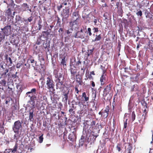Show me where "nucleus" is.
<instances>
[{
    "instance_id": "4",
    "label": "nucleus",
    "mask_w": 153,
    "mask_h": 153,
    "mask_svg": "<svg viewBox=\"0 0 153 153\" xmlns=\"http://www.w3.org/2000/svg\"><path fill=\"white\" fill-rule=\"evenodd\" d=\"M32 7L26 3H23L21 5V9L22 11L25 12L29 11L30 12H32Z\"/></svg>"
},
{
    "instance_id": "12",
    "label": "nucleus",
    "mask_w": 153,
    "mask_h": 153,
    "mask_svg": "<svg viewBox=\"0 0 153 153\" xmlns=\"http://www.w3.org/2000/svg\"><path fill=\"white\" fill-rule=\"evenodd\" d=\"M72 20V21L70 22L69 23L70 26L73 29L76 28L77 26L78 21L79 20Z\"/></svg>"
},
{
    "instance_id": "60",
    "label": "nucleus",
    "mask_w": 153,
    "mask_h": 153,
    "mask_svg": "<svg viewBox=\"0 0 153 153\" xmlns=\"http://www.w3.org/2000/svg\"><path fill=\"white\" fill-rule=\"evenodd\" d=\"M137 85H134L132 87H131V91H134L135 90H134V88L136 87H137Z\"/></svg>"
},
{
    "instance_id": "56",
    "label": "nucleus",
    "mask_w": 153,
    "mask_h": 153,
    "mask_svg": "<svg viewBox=\"0 0 153 153\" xmlns=\"http://www.w3.org/2000/svg\"><path fill=\"white\" fill-rule=\"evenodd\" d=\"M96 122L94 121H92L91 123V126H93L95 125Z\"/></svg>"
},
{
    "instance_id": "18",
    "label": "nucleus",
    "mask_w": 153,
    "mask_h": 153,
    "mask_svg": "<svg viewBox=\"0 0 153 153\" xmlns=\"http://www.w3.org/2000/svg\"><path fill=\"white\" fill-rule=\"evenodd\" d=\"M11 14L10 9L9 8L6 11V16H7L8 18H10L13 19L14 17Z\"/></svg>"
},
{
    "instance_id": "1",
    "label": "nucleus",
    "mask_w": 153,
    "mask_h": 153,
    "mask_svg": "<svg viewBox=\"0 0 153 153\" xmlns=\"http://www.w3.org/2000/svg\"><path fill=\"white\" fill-rule=\"evenodd\" d=\"M46 88L50 92L52 93L54 91V83L51 76H47L44 79Z\"/></svg>"
},
{
    "instance_id": "48",
    "label": "nucleus",
    "mask_w": 153,
    "mask_h": 153,
    "mask_svg": "<svg viewBox=\"0 0 153 153\" xmlns=\"http://www.w3.org/2000/svg\"><path fill=\"white\" fill-rule=\"evenodd\" d=\"M88 32L89 36H91L92 35L91 30L90 28L89 27L88 28Z\"/></svg>"
},
{
    "instance_id": "62",
    "label": "nucleus",
    "mask_w": 153,
    "mask_h": 153,
    "mask_svg": "<svg viewBox=\"0 0 153 153\" xmlns=\"http://www.w3.org/2000/svg\"><path fill=\"white\" fill-rule=\"evenodd\" d=\"M91 84L92 86L93 87H94L95 86V84L94 82L93 81H91Z\"/></svg>"
},
{
    "instance_id": "20",
    "label": "nucleus",
    "mask_w": 153,
    "mask_h": 153,
    "mask_svg": "<svg viewBox=\"0 0 153 153\" xmlns=\"http://www.w3.org/2000/svg\"><path fill=\"white\" fill-rule=\"evenodd\" d=\"M61 61L60 64L61 65L64 66L66 65V62L65 59V56L64 55L61 56Z\"/></svg>"
},
{
    "instance_id": "44",
    "label": "nucleus",
    "mask_w": 153,
    "mask_h": 153,
    "mask_svg": "<svg viewBox=\"0 0 153 153\" xmlns=\"http://www.w3.org/2000/svg\"><path fill=\"white\" fill-rule=\"evenodd\" d=\"M15 134L14 135V139H17L19 137V131L18 133H15Z\"/></svg>"
},
{
    "instance_id": "54",
    "label": "nucleus",
    "mask_w": 153,
    "mask_h": 153,
    "mask_svg": "<svg viewBox=\"0 0 153 153\" xmlns=\"http://www.w3.org/2000/svg\"><path fill=\"white\" fill-rule=\"evenodd\" d=\"M63 31V29L62 28H60L59 30V33H61V34H62V32Z\"/></svg>"
},
{
    "instance_id": "33",
    "label": "nucleus",
    "mask_w": 153,
    "mask_h": 153,
    "mask_svg": "<svg viewBox=\"0 0 153 153\" xmlns=\"http://www.w3.org/2000/svg\"><path fill=\"white\" fill-rule=\"evenodd\" d=\"M5 131L4 127L0 125V132L4 134L5 133Z\"/></svg>"
},
{
    "instance_id": "6",
    "label": "nucleus",
    "mask_w": 153,
    "mask_h": 153,
    "mask_svg": "<svg viewBox=\"0 0 153 153\" xmlns=\"http://www.w3.org/2000/svg\"><path fill=\"white\" fill-rule=\"evenodd\" d=\"M85 34L83 31H82V30H80V31H78L75 34L74 36L75 38H80L81 39L84 38Z\"/></svg>"
},
{
    "instance_id": "5",
    "label": "nucleus",
    "mask_w": 153,
    "mask_h": 153,
    "mask_svg": "<svg viewBox=\"0 0 153 153\" xmlns=\"http://www.w3.org/2000/svg\"><path fill=\"white\" fill-rule=\"evenodd\" d=\"M1 30L6 36H8L11 31V26L10 25H7L4 28H1Z\"/></svg>"
},
{
    "instance_id": "36",
    "label": "nucleus",
    "mask_w": 153,
    "mask_h": 153,
    "mask_svg": "<svg viewBox=\"0 0 153 153\" xmlns=\"http://www.w3.org/2000/svg\"><path fill=\"white\" fill-rule=\"evenodd\" d=\"M138 11L136 13V14L138 16H141L142 15V12L141 10H137Z\"/></svg>"
},
{
    "instance_id": "16",
    "label": "nucleus",
    "mask_w": 153,
    "mask_h": 153,
    "mask_svg": "<svg viewBox=\"0 0 153 153\" xmlns=\"http://www.w3.org/2000/svg\"><path fill=\"white\" fill-rule=\"evenodd\" d=\"M71 68L70 69L71 74L72 75L71 77H74L76 73V68L75 66H72L70 65Z\"/></svg>"
},
{
    "instance_id": "41",
    "label": "nucleus",
    "mask_w": 153,
    "mask_h": 153,
    "mask_svg": "<svg viewBox=\"0 0 153 153\" xmlns=\"http://www.w3.org/2000/svg\"><path fill=\"white\" fill-rule=\"evenodd\" d=\"M39 60L41 62V64L42 63H44L45 60L44 58L42 56H41L39 57Z\"/></svg>"
},
{
    "instance_id": "47",
    "label": "nucleus",
    "mask_w": 153,
    "mask_h": 153,
    "mask_svg": "<svg viewBox=\"0 0 153 153\" xmlns=\"http://www.w3.org/2000/svg\"><path fill=\"white\" fill-rule=\"evenodd\" d=\"M93 30L94 33L98 32L99 31L98 28V27H94L93 29Z\"/></svg>"
},
{
    "instance_id": "11",
    "label": "nucleus",
    "mask_w": 153,
    "mask_h": 153,
    "mask_svg": "<svg viewBox=\"0 0 153 153\" xmlns=\"http://www.w3.org/2000/svg\"><path fill=\"white\" fill-rule=\"evenodd\" d=\"M69 92V91L66 92L63 91L62 92V95H63V96L62 97V101L66 103L67 102Z\"/></svg>"
},
{
    "instance_id": "42",
    "label": "nucleus",
    "mask_w": 153,
    "mask_h": 153,
    "mask_svg": "<svg viewBox=\"0 0 153 153\" xmlns=\"http://www.w3.org/2000/svg\"><path fill=\"white\" fill-rule=\"evenodd\" d=\"M0 83H1L3 86H5L6 85V82L4 79H3L1 81Z\"/></svg>"
},
{
    "instance_id": "19",
    "label": "nucleus",
    "mask_w": 153,
    "mask_h": 153,
    "mask_svg": "<svg viewBox=\"0 0 153 153\" xmlns=\"http://www.w3.org/2000/svg\"><path fill=\"white\" fill-rule=\"evenodd\" d=\"M106 77L105 75L104 74V73L102 75L100 78V81L101 82V85H103L105 83L106 81Z\"/></svg>"
},
{
    "instance_id": "38",
    "label": "nucleus",
    "mask_w": 153,
    "mask_h": 153,
    "mask_svg": "<svg viewBox=\"0 0 153 153\" xmlns=\"http://www.w3.org/2000/svg\"><path fill=\"white\" fill-rule=\"evenodd\" d=\"M43 134H42L41 136L39 137V143H41L42 142L43 138Z\"/></svg>"
},
{
    "instance_id": "24",
    "label": "nucleus",
    "mask_w": 153,
    "mask_h": 153,
    "mask_svg": "<svg viewBox=\"0 0 153 153\" xmlns=\"http://www.w3.org/2000/svg\"><path fill=\"white\" fill-rule=\"evenodd\" d=\"M42 19H40L38 21V30H41V29L42 27Z\"/></svg>"
},
{
    "instance_id": "10",
    "label": "nucleus",
    "mask_w": 153,
    "mask_h": 153,
    "mask_svg": "<svg viewBox=\"0 0 153 153\" xmlns=\"http://www.w3.org/2000/svg\"><path fill=\"white\" fill-rule=\"evenodd\" d=\"M72 20H79L80 16L78 11H75L74 12L72 15Z\"/></svg>"
},
{
    "instance_id": "53",
    "label": "nucleus",
    "mask_w": 153,
    "mask_h": 153,
    "mask_svg": "<svg viewBox=\"0 0 153 153\" xmlns=\"http://www.w3.org/2000/svg\"><path fill=\"white\" fill-rule=\"evenodd\" d=\"M28 22H31L33 20V18L32 16H30L29 18H28L27 19Z\"/></svg>"
},
{
    "instance_id": "8",
    "label": "nucleus",
    "mask_w": 153,
    "mask_h": 153,
    "mask_svg": "<svg viewBox=\"0 0 153 153\" xmlns=\"http://www.w3.org/2000/svg\"><path fill=\"white\" fill-rule=\"evenodd\" d=\"M111 85H107L105 88L103 90V95L104 97H106L107 95L109 94L111 91V87L110 86Z\"/></svg>"
},
{
    "instance_id": "37",
    "label": "nucleus",
    "mask_w": 153,
    "mask_h": 153,
    "mask_svg": "<svg viewBox=\"0 0 153 153\" xmlns=\"http://www.w3.org/2000/svg\"><path fill=\"white\" fill-rule=\"evenodd\" d=\"M76 82L79 83V84H81L82 82V81L81 78L80 77L76 78Z\"/></svg>"
},
{
    "instance_id": "30",
    "label": "nucleus",
    "mask_w": 153,
    "mask_h": 153,
    "mask_svg": "<svg viewBox=\"0 0 153 153\" xmlns=\"http://www.w3.org/2000/svg\"><path fill=\"white\" fill-rule=\"evenodd\" d=\"M135 118V115L134 111H133L131 113V119L132 121H134Z\"/></svg>"
},
{
    "instance_id": "39",
    "label": "nucleus",
    "mask_w": 153,
    "mask_h": 153,
    "mask_svg": "<svg viewBox=\"0 0 153 153\" xmlns=\"http://www.w3.org/2000/svg\"><path fill=\"white\" fill-rule=\"evenodd\" d=\"M146 18H149L150 19H152V17H151V15L150 13L148 12L147 14H146Z\"/></svg>"
},
{
    "instance_id": "49",
    "label": "nucleus",
    "mask_w": 153,
    "mask_h": 153,
    "mask_svg": "<svg viewBox=\"0 0 153 153\" xmlns=\"http://www.w3.org/2000/svg\"><path fill=\"white\" fill-rule=\"evenodd\" d=\"M86 79H88V78H89L90 79L93 80V78L91 74H90L89 75H88V77H87V76H86Z\"/></svg>"
},
{
    "instance_id": "35",
    "label": "nucleus",
    "mask_w": 153,
    "mask_h": 153,
    "mask_svg": "<svg viewBox=\"0 0 153 153\" xmlns=\"http://www.w3.org/2000/svg\"><path fill=\"white\" fill-rule=\"evenodd\" d=\"M116 148L119 152H120L121 150V145L119 144H117Z\"/></svg>"
},
{
    "instance_id": "32",
    "label": "nucleus",
    "mask_w": 153,
    "mask_h": 153,
    "mask_svg": "<svg viewBox=\"0 0 153 153\" xmlns=\"http://www.w3.org/2000/svg\"><path fill=\"white\" fill-rule=\"evenodd\" d=\"M12 98L10 97H7L6 98L5 104H7L10 101L12 100Z\"/></svg>"
},
{
    "instance_id": "9",
    "label": "nucleus",
    "mask_w": 153,
    "mask_h": 153,
    "mask_svg": "<svg viewBox=\"0 0 153 153\" xmlns=\"http://www.w3.org/2000/svg\"><path fill=\"white\" fill-rule=\"evenodd\" d=\"M63 80H56V89H61L63 88L64 85L63 84Z\"/></svg>"
},
{
    "instance_id": "34",
    "label": "nucleus",
    "mask_w": 153,
    "mask_h": 153,
    "mask_svg": "<svg viewBox=\"0 0 153 153\" xmlns=\"http://www.w3.org/2000/svg\"><path fill=\"white\" fill-rule=\"evenodd\" d=\"M75 110L71 108L69 110L70 113L71 115H73L75 114Z\"/></svg>"
},
{
    "instance_id": "45",
    "label": "nucleus",
    "mask_w": 153,
    "mask_h": 153,
    "mask_svg": "<svg viewBox=\"0 0 153 153\" xmlns=\"http://www.w3.org/2000/svg\"><path fill=\"white\" fill-rule=\"evenodd\" d=\"M56 17L57 18V24L58 25H59V26H60L61 25V23L60 19L58 16H57Z\"/></svg>"
},
{
    "instance_id": "27",
    "label": "nucleus",
    "mask_w": 153,
    "mask_h": 153,
    "mask_svg": "<svg viewBox=\"0 0 153 153\" xmlns=\"http://www.w3.org/2000/svg\"><path fill=\"white\" fill-rule=\"evenodd\" d=\"M85 141V139L84 137L82 135L80 139L79 140V142L81 143L82 145L84 142Z\"/></svg>"
},
{
    "instance_id": "28",
    "label": "nucleus",
    "mask_w": 153,
    "mask_h": 153,
    "mask_svg": "<svg viewBox=\"0 0 153 153\" xmlns=\"http://www.w3.org/2000/svg\"><path fill=\"white\" fill-rule=\"evenodd\" d=\"M22 18L19 15H16L15 19L16 22L21 21Z\"/></svg>"
},
{
    "instance_id": "31",
    "label": "nucleus",
    "mask_w": 153,
    "mask_h": 153,
    "mask_svg": "<svg viewBox=\"0 0 153 153\" xmlns=\"http://www.w3.org/2000/svg\"><path fill=\"white\" fill-rule=\"evenodd\" d=\"M73 30V29L71 27V28L66 31V33L67 34L69 35L72 32Z\"/></svg>"
},
{
    "instance_id": "43",
    "label": "nucleus",
    "mask_w": 153,
    "mask_h": 153,
    "mask_svg": "<svg viewBox=\"0 0 153 153\" xmlns=\"http://www.w3.org/2000/svg\"><path fill=\"white\" fill-rule=\"evenodd\" d=\"M87 29V26L85 25H82V27L81 30H82V31H83V32L85 31V30H86Z\"/></svg>"
},
{
    "instance_id": "50",
    "label": "nucleus",
    "mask_w": 153,
    "mask_h": 153,
    "mask_svg": "<svg viewBox=\"0 0 153 153\" xmlns=\"http://www.w3.org/2000/svg\"><path fill=\"white\" fill-rule=\"evenodd\" d=\"M92 96L93 97L92 100H95L96 97V94L95 93H92Z\"/></svg>"
},
{
    "instance_id": "3",
    "label": "nucleus",
    "mask_w": 153,
    "mask_h": 153,
    "mask_svg": "<svg viewBox=\"0 0 153 153\" xmlns=\"http://www.w3.org/2000/svg\"><path fill=\"white\" fill-rule=\"evenodd\" d=\"M69 9L68 7H65L62 11L61 15L62 17V20L63 21L64 20H67L69 16Z\"/></svg>"
},
{
    "instance_id": "63",
    "label": "nucleus",
    "mask_w": 153,
    "mask_h": 153,
    "mask_svg": "<svg viewBox=\"0 0 153 153\" xmlns=\"http://www.w3.org/2000/svg\"><path fill=\"white\" fill-rule=\"evenodd\" d=\"M53 25H50L48 27V28L50 30H51V29L53 27Z\"/></svg>"
},
{
    "instance_id": "59",
    "label": "nucleus",
    "mask_w": 153,
    "mask_h": 153,
    "mask_svg": "<svg viewBox=\"0 0 153 153\" xmlns=\"http://www.w3.org/2000/svg\"><path fill=\"white\" fill-rule=\"evenodd\" d=\"M63 6H62V4L60 5L59 6L57 7V9L58 10L60 11L62 7Z\"/></svg>"
},
{
    "instance_id": "40",
    "label": "nucleus",
    "mask_w": 153,
    "mask_h": 153,
    "mask_svg": "<svg viewBox=\"0 0 153 153\" xmlns=\"http://www.w3.org/2000/svg\"><path fill=\"white\" fill-rule=\"evenodd\" d=\"M128 119H126L125 121H124L123 128H126L127 126Z\"/></svg>"
},
{
    "instance_id": "29",
    "label": "nucleus",
    "mask_w": 153,
    "mask_h": 153,
    "mask_svg": "<svg viewBox=\"0 0 153 153\" xmlns=\"http://www.w3.org/2000/svg\"><path fill=\"white\" fill-rule=\"evenodd\" d=\"M94 49V48L93 47L92 49L90 50L89 51L88 50V52L87 54L88 56H89L90 55H91L92 54Z\"/></svg>"
},
{
    "instance_id": "17",
    "label": "nucleus",
    "mask_w": 153,
    "mask_h": 153,
    "mask_svg": "<svg viewBox=\"0 0 153 153\" xmlns=\"http://www.w3.org/2000/svg\"><path fill=\"white\" fill-rule=\"evenodd\" d=\"M34 112L33 108H32L29 110V120L30 121H33L34 120L33 116L34 114H33Z\"/></svg>"
},
{
    "instance_id": "2",
    "label": "nucleus",
    "mask_w": 153,
    "mask_h": 153,
    "mask_svg": "<svg viewBox=\"0 0 153 153\" xmlns=\"http://www.w3.org/2000/svg\"><path fill=\"white\" fill-rule=\"evenodd\" d=\"M22 121L17 120L15 121L12 126V129L14 133H18L19 131L22 129Z\"/></svg>"
},
{
    "instance_id": "7",
    "label": "nucleus",
    "mask_w": 153,
    "mask_h": 153,
    "mask_svg": "<svg viewBox=\"0 0 153 153\" xmlns=\"http://www.w3.org/2000/svg\"><path fill=\"white\" fill-rule=\"evenodd\" d=\"M68 138L72 142L75 141L76 139V133L75 131H73L69 134Z\"/></svg>"
},
{
    "instance_id": "52",
    "label": "nucleus",
    "mask_w": 153,
    "mask_h": 153,
    "mask_svg": "<svg viewBox=\"0 0 153 153\" xmlns=\"http://www.w3.org/2000/svg\"><path fill=\"white\" fill-rule=\"evenodd\" d=\"M9 71L8 69H6L4 71V72L2 74L3 75H6L7 73Z\"/></svg>"
},
{
    "instance_id": "61",
    "label": "nucleus",
    "mask_w": 153,
    "mask_h": 153,
    "mask_svg": "<svg viewBox=\"0 0 153 153\" xmlns=\"http://www.w3.org/2000/svg\"><path fill=\"white\" fill-rule=\"evenodd\" d=\"M118 11L119 13L120 14H122V11H123L122 9L121 8H119V9L118 10Z\"/></svg>"
},
{
    "instance_id": "64",
    "label": "nucleus",
    "mask_w": 153,
    "mask_h": 153,
    "mask_svg": "<svg viewBox=\"0 0 153 153\" xmlns=\"http://www.w3.org/2000/svg\"><path fill=\"white\" fill-rule=\"evenodd\" d=\"M42 33H45L47 36L48 35L50 34V33L48 31H44L42 32Z\"/></svg>"
},
{
    "instance_id": "15",
    "label": "nucleus",
    "mask_w": 153,
    "mask_h": 153,
    "mask_svg": "<svg viewBox=\"0 0 153 153\" xmlns=\"http://www.w3.org/2000/svg\"><path fill=\"white\" fill-rule=\"evenodd\" d=\"M109 107L107 106L105 109L104 110H102V117L105 118L108 115V112L109 111Z\"/></svg>"
},
{
    "instance_id": "46",
    "label": "nucleus",
    "mask_w": 153,
    "mask_h": 153,
    "mask_svg": "<svg viewBox=\"0 0 153 153\" xmlns=\"http://www.w3.org/2000/svg\"><path fill=\"white\" fill-rule=\"evenodd\" d=\"M99 22V19L98 18H97L96 19H94L93 20V22L94 23V25H97V22Z\"/></svg>"
},
{
    "instance_id": "57",
    "label": "nucleus",
    "mask_w": 153,
    "mask_h": 153,
    "mask_svg": "<svg viewBox=\"0 0 153 153\" xmlns=\"http://www.w3.org/2000/svg\"><path fill=\"white\" fill-rule=\"evenodd\" d=\"M76 106L74 105V104H72L71 105V108L74 110L76 111Z\"/></svg>"
},
{
    "instance_id": "21",
    "label": "nucleus",
    "mask_w": 153,
    "mask_h": 153,
    "mask_svg": "<svg viewBox=\"0 0 153 153\" xmlns=\"http://www.w3.org/2000/svg\"><path fill=\"white\" fill-rule=\"evenodd\" d=\"M148 99H147V98H146V99H143L141 101V103L142 105L144 107V108H148L147 103L146 102V101L148 100Z\"/></svg>"
},
{
    "instance_id": "13",
    "label": "nucleus",
    "mask_w": 153,
    "mask_h": 153,
    "mask_svg": "<svg viewBox=\"0 0 153 153\" xmlns=\"http://www.w3.org/2000/svg\"><path fill=\"white\" fill-rule=\"evenodd\" d=\"M55 77L56 79V80H59L60 79L64 80V77L62 76V74L61 73L57 72L55 74Z\"/></svg>"
},
{
    "instance_id": "55",
    "label": "nucleus",
    "mask_w": 153,
    "mask_h": 153,
    "mask_svg": "<svg viewBox=\"0 0 153 153\" xmlns=\"http://www.w3.org/2000/svg\"><path fill=\"white\" fill-rule=\"evenodd\" d=\"M132 147L130 145H128V148L127 149V151H131V150L132 149Z\"/></svg>"
},
{
    "instance_id": "23",
    "label": "nucleus",
    "mask_w": 153,
    "mask_h": 153,
    "mask_svg": "<svg viewBox=\"0 0 153 153\" xmlns=\"http://www.w3.org/2000/svg\"><path fill=\"white\" fill-rule=\"evenodd\" d=\"M82 97L84 98V100L85 101H88L89 99V95H86L85 93V92L82 93Z\"/></svg>"
},
{
    "instance_id": "25",
    "label": "nucleus",
    "mask_w": 153,
    "mask_h": 153,
    "mask_svg": "<svg viewBox=\"0 0 153 153\" xmlns=\"http://www.w3.org/2000/svg\"><path fill=\"white\" fill-rule=\"evenodd\" d=\"M5 36H6L5 35L2 31H0V42L4 39Z\"/></svg>"
},
{
    "instance_id": "26",
    "label": "nucleus",
    "mask_w": 153,
    "mask_h": 153,
    "mask_svg": "<svg viewBox=\"0 0 153 153\" xmlns=\"http://www.w3.org/2000/svg\"><path fill=\"white\" fill-rule=\"evenodd\" d=\"M128 20L129 22L131 23L134 20V17L132 15H129L128 16Z\"/></svg>"
},
{
    "instance_id": "22",
    "label": "nucleus",
    "mask_w": 153,
    "mask_h": 153,
    "mask_svg": "<svg viewBox=\"0 0 153 153\" xmlns=\"http://www.w3.org/2000/svg\"><path fill=\"white\" fill-rule=\"evenodd\" d=\"M96 38L94 39H93L92 40V42H94L97 41H98L100 40L101 38H102V35L101 34H100L99 35H96Z\"/></svg>"
},
{
    "instance_id": "14",
    "label": "nucleus",
    "mask_w": 153,
    "mask_h": 153,
    "mask_svg": "<svg viewBox=\"0 0 153 153\" xmlns=\"http://www.w3.org/2000/svg\"><path fill=\"white\" fill-rule=\"evenodd\" d=\"M36 89L35 88H33L31 89L30 91L27 92L26 94L29 97L32 98L33 94L36 93Z\"/></svg>"
},
{
    "instance_id": "51",
    "label": "nucleus",
    "mask_w": 153,
    "mask_h": 153,
    "mask_svg": "<svg viewBox=\"0 0 153 153\" xmlns=\"http://www.w3.org/2000/svg\"><path fill=\"white\" fill-rule=\"evenodd\" d=\"M22 65V63H18L16 65V68H20V67Z\"/></svg>"
},
{
    "instance_id": "58",
    "label": "nucleus",
    "mask_w": 153,
    "mask_h": 153,
    "mask_svg": "<svg viewBox=\"0 0 153 153\" xmlns=\"http://www.w3.org/2000/svg\"><path fill=\"white\" fill-rule=\"evenodd\" d=\"M81 64V62L79 60L76 62V65L79 66Z\"/></svg>"
}]
</instances>
